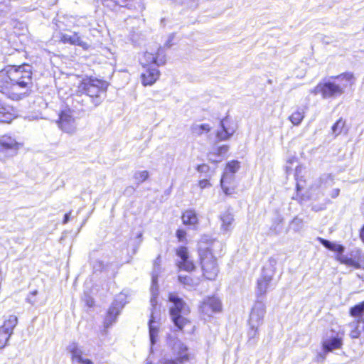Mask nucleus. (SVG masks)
Masks as SVG:
<instances>
[{
  "label": "nucleus",
  "instance_id": "a19ab883",
  "mask_svg": "<svg viewBox=\"0 0 364 364\" xmlns=\"http://www.w3.org/2000/svg\"><path fill=\"white\" fill-rule=\"evenodd\" d=\"M69 22L73 23V26H86V19L85 18H80L76 20L74 18L71 17L70 18H69Z\"/></svg>",
  "mask_w": 364,
  "mask_h": 364
},
{
  "label": "nucleus",
  "instance_id": "6e6d98bb",
  "mask_svg": "<svg viewBox=\"0 0 364 364\" xmlns=\"http://www.w3.org/2000/svg\"><path fill=\"white\" fill-rule=\"evenodd\" d=\"M31 294L35 296L37 294V291H36V290H35V291H32V292L31 293Z\"/></svg>",
  "mask_w": 364,
  "mask_h": 364
},
{
  "label": "nucleus",
  "instance_id": "3c124183",
  "mask_svg": "<svg viewBox=\"0 0 364 364\" xmlns=\"http://www.w3.org/2000/svg\"><path fill=\"white\" fill-rule=\"evenodd\" d=\"M82 364H94V363L91 360H90L89 358H87L86 360L83 361Z\"/></svg>",
  "mask_w": 364,
  "mask_h": 364
},
{
  "label": "nucleus",
  "instance_id": "79ce46f5",
  "mask_svg": "<svg viewBox=\"0 0 364 364\" xmlns=\"http://www.w3.org/2000/svg\"><path fill=\"white\" fill-rule=\"evenodd\" d=\"M303 220L299 218V217H296L293 219L291 222V225L294 227L296 231H299L302 225Z\"/></svg>",
  "mask_w": 364,
  "mask_h": 364
},
{
  "label": "nucleus",
  "instance_id": "a18cd8bd",
  "mask_svg": "<svg viewBox=\"0 0 364 364\" xmlns=\"http://www.w3.org/2000/svg\"><path fill=\"white\" fill-rule=\"evenodd\" d=\"M186 232L183 230H178L176 232V237L179 241L182 242L186 239Z\"/></svg>",
  "mask_w": 364,
  "mask_h": 364
},
{
  "label": "nucleus",
  "instance_id": "423d86ee",
  "mask_svg": "<svg viewBox=\"0 0 364 364\" xmlns=\"http://www.w3.org/2000/svg\"><path fill=\"white\" fill-rule=\"evenodd\" d=\"M240 167V165L238 161L232 160L227 164L220 180L221 188L225 195H232L235 193L234 174L239 170Z\"/></svg>",
  "mask_w": 364,
  "mask_h": 364
},
{
  "label": "nucleus",
  "instance_id": "20e7f679",
  "mask_svg": "<svg viewBox=\"0 0 364 364\" xmlns=\"http://www.w3.org/2000/svg\"><path fill=\"white\" fill-rule=\"evenodd\" d=\"M169 301L173 304L170 307V314L173 322L178 329L183 328L189 323L185 317L190 312L188 306L177 295L170 294Z\"/></svg>",
  "mask_w": 364,
  "mask_h": 364
},
{
  "label": "nucleus",
  "instance_id": "4c0bfd02",
  "mask_svg": "<svg viewBox=\"0 0 364 364\" xmlns=\"http://www.w3.org/2000/svg\"><path fill=\"white\" fill-rule=\"evenodd\" d=\"M301 171V166H296V174L295 176L296 178V188L298 191H301L306 188V181L303 180L302 178H299V173Z\"/></svg>",
  "mask_w": 364,
  "mask_h": 364
},
{
  "label": "nucleus",
  "instance_id": "4468645a",
  "mask_svg": "<svg viewBox=\"0 0 364 364\" xmlns=\"http://www.w3.org/2000/svg\"><path fill=\"white\" fill-rule=\"evenodd\" d=\"M165 62V55L161 48H159L156 53L152 52L144 53L143 58L141 59V63L144 68L150 66H159L164 65Z\"/></svg>",
  "mask_w": 364,
  "mask_h": 364
},
{
  "label": "nucleus",
  "instance_id": "f03ea898",
  "mask_svg": "<svg viewBox=\"0 0 364 364\" xmlns=\"http://www.w3.org/2000/svg\"><path fill=\"white\" fill-rule=\"evenodd\" d=\"M220 245L218 242L213 241L210 245L200 243L199 257L203 276L209 280L215 279L219 272L217 259L213 253V248Z\"/></svg>",
  "mask_w": 364,
  "mask_h": 364
},
{
  "label": "nucleus",
  "instance_id": "09e8293b",
  "mask_svg": "<svg viewBox=\"0 0 364 364\" xmlns=\"http://www.w3.org/2000/svg\"><path fill=\"white\" fill-rule=\"evenodd\" d=\"M360 239L362 240V241L364 242V225L360 230Z\"/></svg>",
  "mask_w": 364,
  "mask_h": 364
},
{
  "label": "nucleus",
  "instance_id": "2eb2a0df",
  "mask_svg": "<svg viewBox=\"0 0 364 364\" xmlns=\"http://www.w3.org/2000/svg\"><path fill=\"white\" fill-rule=\"evenodd\" d=\"M102 4L107 7L113 8L117 5L127 7L129 9H135L139 11L144 10L145 6L143 0H101Z\"/></svg>",
  "mask_w": 364,
  "mask_h": 364
},
{
  "label": "nucleus",
  "instance_id": "f8f14e48",
  "mask_svg": "<svg viewBox=\"0 0 364 364\" xmlns=\"http://www.w3.org/2000/svg\"><path fill=\"white\" fill-rule=\"evenodd\" d=\"M320 241L321 244L327 249L338 252V255H336V259L341 263L344 264L348 267H353L355 269L360 268L358 261L353 259L352 257H348L346 255H343L344 251L343 246L331 242L328 240L321 238H320Z\"/></svg>",
  "mask_w": 364,
  "mask_h": 364
},
{
  "label": "nucleus",
  "instance_id": "5701e85b",
  "mask_svg": "<svg viewBox=\"0 0 364 364\" xmlns=\"http://www.w3.org/2000/svg\"><path fill=\"white\" fill-rule=\"evenodd\" d=\"M68 350L71 355L73 364H82L87 358L83 356V350L77 343H72L68 346Z\"/></svg>",
  "mask_w": 364,
  "mask_h": 364
},
{
  "label": "nucleus",
  "instance_id": "864d4df0",
  "mask_svg": "<svg viewBox=\"0 0 364 364\" xmlns=\"http://www.w3.org/2000/svg\"><path fill=\"white\" fill-rule=\"evenodd\" d=\"M338 194H339V190L336 189V190H334V193H333V197H336Z\"/></svg>",
  "mask_w": 364,
  "mask_h": 364
},
{
  "label": "nucleus",
  "instance_id": "bb28decb",
  "mask_svg": "<svg viewBox=\"0 0 364 364\" xmlns=\"http://www.w3.org/2000/svg\"><path fill=\"white\" fill-rule=\"evenodd\" d=\"M220 230L224 233L228 232L232 230L233 227L234 216L232 213L225 211L220 214Z\"/></svg>",
  "mask_w": 364,
  "mask_h": 364
},
{
  "label": "nucleus",
  "instance_id": "f704fd0d",
  "mask_svg": "<svg viewBox=\"0 0 364 364\" xmlns=\"http://www.w3.org/2000/svg\"><path fill=\"white\" fill-rule=\"evenodd\" d=\"M211 129L209 124H194L191 127L192 133L195 135H201L204 133H208Z\"/></svg>",
  "mask_w": 364,
  "mask_h": 364
},
{
  "label": "nucleus",
  "instance_id": "ddd939ff",
  "mask_svg": "<svg viewBox=\"0 0 364 364\" xmlns=\"http://www.w3.org/2000/svg\"><path fill=\"white\" fill-rule=\"evenodd\" d=\"M58 127L63 132L72 134L76 131L77 122L75 112L70 108H65L59 114V119L57 121Z\"/></svg>",
  "mask_w": 364,
  "mask_h": 364
},
{
  "label": "nucleus",
  "instance_id": "a211bd4d",
  "mask_svg": "<svg viewBox=\"0 0 364 364\" xmlns=\"http://www.w3.org/2000/svg\"><path fill=\"white\" fill-rule=\"evenodd\" d=\"M58 35L60 41L63 43H69L70 45L77 46L85 50H87L90 48V45L88 43L84 41L81 36L76 32H74L73 34H68L60 32Z\"/></svg>",
  "mask_w": 364,
  "mask_h": 364
},
{
  "label": "nucleus",
  "instance_id": "9b49d317",
  "mask_svg": "<svg viewBox=\"0 0 364 364\" xmlns=\"http://www.w3.org/2000/svg\"><path fill=\"white\" fill-rule=\"evenodd\" d=\"M168 344L177 357L174 360H166L164 364H183V363L190 360L188 348L180 340L177 338L170 339Z\"/></svg>",
  "mask_w": 364,
  "mask_h": 364
},
{
  "label": "nucleus",
  "instance_id": "e433bc0d",
  "mask_svg": "<svg viewBox=\"0 0 364 364\" xmlns=\"http://www.w3.org/2000/svg\"><path fill=\"white\" fill-rule=\"evenodd\" d=\"M346 124V121L342 118H340L331 127L332 134L335 136H338L341 134Z\"/></svg>",
  "mask_w": 364,
  "mask_h": 364
},
{
  "label": "nucleus",
  "instance_id": "bf43d9fd",
  "mask_svg": "<svg viewBox=\"0 0 364 364\" xmlns=\"http://www.w3.org/2000/svg\"><path fill=\"white\" fill-rule=\"evenodd\" d=\"M27 301H28V303H32V302L29 300V299H27Z\"/></svg>",
  "mask_w": 364,
  "mask_h": 364
},
{
  "label": "nucleus",
  "instance_id": "a878e982",
  "mask_svg": "<svg viewBox=\"0 0 364 364\" xmlns=\"http://www.w3.org/2000/svg\"><path fill=\"white\" fill-rule=\"evenodd\" d=\"M228 150L229 146L227 145L215 148L208 154V160L213 163L220 162L225 157Z\"/></svg>",
  "mask_w": 364,
  "mask_h": 364
},
{
  "label": "nucleus",
  "instance_id": "49530a36",
  "mask_svg": "<svg viewBox=\"0 0 364 364\" xmlns=\"http://www.w3.org/2000/svg\"><path fill=\"white\" fill-rule=\"evenodd\" d=\"M173 38H174V35H173V34L169 36L168 41L166 43V46H167V47H171V46L172 44H171V42L173 39Z\"/></svg>",
  "mask_w": 364,
  "mask_h": 364
},
{
  "label": "nucleus",
  "instance_id": "6ab92c4d",
  "mask_svg": "<svg viewBox=\"0 0 364 364\" xmlns=\"http://www.w3.org/2000/svg\"><path fill=\"white\" fill-rule=\"evenodd\" d=\"M176 255L180 258L177 264L181 269L190 272L194 269L193 262L189 259L188 249L186 247H180L176 250Z\"/></svg>",
  "mask_w": 364,
  "mask_h": 364
},
{
  "label": "nucleus",
  "instance_id": "393cba45",
  "mask_svg": "<svg viewBox=\"0 0 364 364\" xmlns=\"http://www.w3.org/2000/svg\"><path fill=\"white\" fill-rule=\"evenodd\" d=\"M344 333L341 334L338 333L336 337H333L328 339H326L323 341V348L326 352H330L336 349H339L343 345V336Z\"/></svg>",
  "mask_w": 364,
  "mask_h": 364
},
{
  "label": "nucleus",
  "instance_id": "b1692460",
  "mask_svg": "<svg viewBox=\"0 0 364 364\" xmlns=\"http://www.w3.org/2000/svg\"><path fill=\"white\" fill-rule=\"evenodd\" d=\"M332 80H334L338 84L339 87H341V90L345 91V89L348 86L354 85L355 82V77L354 75L350 72L343 73L336 77H331Z\"/></svg>",
  "mask_w": 364,
  "mask_h": 364
},
{
  "label": "nucleus",
  "instance_id": "412c9836",
  "mask_svg": "<svg viewBox=\"0 0 364 364\" xmlns=\"http://www.w3.org/2000/svg\"><path fill=\"white\" fill-rule=\"evenodd\" d=\"M17 117L16 110L0 102V123H10Z\"/></svg>",
  "mask_w": 364,
  "mask_h": 364
},
{
  "label": "nucleus",
  "instance_id": "7ed1b4c3",
  "mask_svg": "<svg viewBox=\"0 0 364 364\" xmlns=\"http://www.w3.org/2000/svg\"><path fill=\"white\" fill-rule=\"evenodd\" d=\"M159 258H157L156 261L154 263V268L152 273V284H151V294L152 297L151 299V305L152 306L151 318L149 322V337L150 342L151 346L154 345L158 338L159 334V307L157 306V300L156 297L158 295V287H157V279L158 274L160 272L159 264H158V260Z\"/></svg>",
  "mask_w": 364,
  "mask_h": 364
},
{
  "label": "nucleus",
  "instance_id": "dca6fc26",
  "mask_svg": "<svg viewBox=\"0 0 364 364\" xmlns=\"http://www.w3.org/2000/svg\"><path fill=\"white\" fill-rule=\"evenodd\" d=\"M200 310L204 316L210 317L214 313L220 311L221 303L216 297H207L201 303Z\"/></svg>",
  "mask_w": 364,
  "mask_h": 364
},
{
  "label": "nucleus",
  "instance_id": "1a4fd4ad",
  "mask_svg": "<svg viewBox=\"0 0 364 364\" xmlns=\"http://www.w3.org/2000/svg\"><path fill=\"white\" fill-rule=\"evenodd\" d=\"M275 264L276 261L274 259H270L269 260L268 266H265L263 268L262 273L257 280V294H264L270 287V284L275 272Z\"/></svg>",
  "mask_w": 364,
  "mask_h": 364
},
{
  "label": "nucleus",
  "instance_id": "c9c22d12",
  "mask_svg": "<svg viewBox=\"0 0 364 364\" xmlns=\"http://www.w3.org/2000/svg\"><path fill=\"white\" fill-rule=\"evenodd\" d=\"M149 176V173L147 171H137L134 173L133 178L137 185H140L143 182L146 181Z\"/></svg>",
  "mask_w": 364,
  "mask_h": 364
},
{
  "label": "nucleus",
  "instance_id": "72a5a7b5",
  "mask_svg": "<svg viewBox=\"0 0 364 364\" xmlns=\"http://www.w3.org/2000/svg\"><path fill=\"white\" fill-rule=\"evenodd\" d=\"M321 185V179L316 180L314 183L310 184L307 188L308 197L311 198H316L318 197V194L319 193V188Z\"/></svg>",
  "mask_w": 364,
  "mask_h": 364
},
{
  "label": "nucleus",
  "instance_id": "473e14b6",
  "mask_svg": "<svg viewBox=\"0 0 364 364\" xmlns=\"http://www.w3.org/2000/svg\"><path fill=\"white\" fill-rule=\"evenodd\" d=\"M129 294L127 291H122L118 295H117L114 301L112 304L114 305L120 310L123 309L124 305L129 301H128Z\"/></svg>",
  "mask_w": 364,
  "mask_h": 364
},
{
  "label": "nucleus",
  "instance_id": "cd10ccee",
  "mask_svg": "<svg viewBox=\"0 0 364 364\" xmlns=\"http://www.w3.org/2000/svg\"><path fill=\"white\" fill-rule=\"evenodd\" d=\"M178 281L186 289H193L197 287L200 283L198 277H192L191 274H180L178 276Z\"/></svg>",
  "mask_w": 364,
  "mask_h": 364
},
{
  "label": "nucleus",
  "instance_id": "8fccbe9b",
  "mask_svg": "<svg viewBox=\"0 0 364 364\" xmlns=\"http://www.w3.org/2000/svg\"><path fill=\"white\" fill-rule=\"evenodd\" d=\"M82 364H94V363L91 360H90L89 358H87L86 360L83 361Z\"/></svg>",
  "mask_w": 364,
  "mask_h": 364
},
{
  "label": "nucleus",
  "instance_id": "aec40b11",
  "mask_svg": "<svg viewBox=\"0 0 364 364\" xmlns=\"http://www.w3.org/2000/svg\"><path fill=\"white\" fill-rule=\"evenodd\" d=\"M159 70L156 66L147 67L141 73V82L144 86L152 85L159 79Z\"/></svg>",
  "mask_w": 364,
  "mask_h": 364
},
{
  "label": "nucleus",
  "instance_id": "c85d7f7f",
  "mask_svg": "<svg viewBox=\"0 0 364 364\" xmlns=\"http://www.w3.org/2000/svg\"><path fill=\"white\" fill-rule=\"evenodd\" d=\"M120 311L121 310L114 305H111L105 318L104 323L106 328L109 327L116 321L117 317L119 314Z\"/></svg>",
  "mask_w": 364,
  "mask_h": 364
},
{
  "label": "nucleus",
  "instance_id": "5fc2aeb1",
  "mask_svg": "<svg viewBox=\"0 0 364 364\" xmlns=\"http://www.w3.org/2000/svg\"><path fill=\"white\" fill-rule=\"evenodd\" d=\"M87 304L89 306H92L93 305V301L92 300H88L87 301Z\"/></svg>",
  "mask_w": 364,
  "mask_h": 364
},
{
  "label": "nucleus",
  "instance_id": "c756f323",
  "mask_svg": "<svg viewBox=\"0 0 364 364\" xmlns=\"http://www.w3.org/2000/svg\"><path fill=\"white\" fill-rule=\"evenodd\" d=\"M18 318L14 315H10L4 322L0 330L12 335L14 328L17 325Z\"/></svg>",
  "mask_w": 364,
  "mask_h": 364
},
{
  "label": "nucleus",
  "instance_id": "58836bf2",
  "mask_svg": "<svg viewBox=\"0 0 364 364\" xmlns=\"http://www.w3.org/2000/svg\"><path fill=\"white\" fill-rule=\"evenodd\" d=\"M259 326H252L251 325H249V330L247 332L248 339L249 341H255L256 338H257L259 335L258 328Z\"/></svg>",
  "mask_w": 364,
  "mask_h": 364
},
{
  "label": "nucleus",
  "instance_id": "c03bdc74",
  "mask_svg": "<svg viewBox=\"0 0 364 364\" xmlns=\"http://www.w3.org/2000/svg\"><path fill=\"white\" fill-rule=\"evenodd\" d=\"M198 186L200 189L208 188L211 186L210 183L207 179H202L199 181Z\"/></svg>",
  "mask_w": 364,
  "mask_h": 364
},
{
  "label": "nucleus",
  "instance_id": "37998d69",
  "mask_svg": "<svg viewBox=\"0 0 364 364\" xmlns=\"http://www.w3.org/2000/svg\"><path fill=\"white\" fill-rule=\"evenodd\" d=\"M199 0H182V4L188 7L193 8L196 7L198 4Z\"/></svg>",
  "mask_w": 364,
  "mask_h": 364
},
{
  "label": "nucleus",
  "instance_id": "0eeeda50",
  "mask_svg": "<svg viewBox=\"0 0 364 364\" xmlns=\"http://www.w3.org/2000/svg\"><path fill=\"white\" fill-rule=\"evenodd\" d=\"M314 95L321 94L323 98H335L343 94V90L331 77L324 82L318 83L311 90Z\"/></svg>",
  "mask_w": 364,
  "mask_h": 364
},
{
  "label": "nucleus",
  "instance_id": "f257e3e1",
  "mask_svg": "<svg viewBox=\"0 0 364 364\" xmlns=\"http://www.w3.org/2000/svg\"><path fill=\"white\" fill-rule=\"evenodd\" d=\"M32 67L10 65L0 71V92L13 100L28 97L33 87Z\"/></svg>",
  "mask_w": 364,
  "mask_h": 364
},
{
  "label": "nucleus",
  "instance_id": "052dcab7",
  "mask_svg": "<svg viewBox=\"0 0 364 364\" xmlns=\"http://www.w3.org/2000/svg\"><path fill=\"white\" fill-rule=\"evenodd\" d=\"M146 364H150V363H146Z\"/></svg>",
  "mask_w": 364,
  "mask_h": 364
},
{
  "label": "nucleus",
  "instance_id": "2f4dec72",
  "mask_svg": "<svg viewBox=\"0 0 364 364\" xmlns=\"http://www.w3.org/2000/svg\"><path fill=\"white\" fill-rule=\"evenodd\" d=\"M306 107H299L289 117L291 122L296 126L301 124L305 116Z\"/></svg>",
  "mask_w": 364,
  "mask_h": 364
},
{
  "label": "nucleus",
  "instance_id": "9d476101",
  "mask_svg": "<svg viewBox=\"0 0 364 364\" xmlns=\"http://www.w3.org/2000/svg\"><path fill=\"white\" fill-rule=\"evenodd\" d=\"M22 146L21 143L10 135L0 137V157L9 158L15 156Z\"/></svg>",
  "mask_w": 364,
  "mask_h": 364
},
{
  "label": "nucleus",
  "instance_id": "13d9d810",
  "mask_svg": "<svg viewBox=\"0 0 364 364\" xmlns=\"http://www.w3.org/2000/svg\"><path fill=\"white\" fill-rule=\"evenodd\" d=\"M27 301H28V303H32V302L29 300V299H27Z\"/></svg>",
  "mask_w": 364,
  "mask_h": 364
},
{
  "label": "nucleus",
  "instance_id": "4be33fe9",
  "mask_svg": "<svg viewBox=\"0 0 364 364\" xmlns=\"http://www.w3.org/2000/svg\"><path fill=\"white\" fill-rule=\"evenodd\" d=\"M220 124L221 130L217 131V138L220 141L228 139L235 132V127L230 125V122L228 119L221 120Z\"/></svg>",
  "mask_w": 364,
  "mask_h": 364
},
{
  "label": "nucleus",
  "instance_id": "6e6552de",
  "mask_svg": "<svg viewBox=\"0 0 364 364\" xmlns=\"http://www.w3.org/2000/svg\"><path fill=\"white\" fill-rule=\"evenodd\" d=\"M350 314L357 320L349 324L350 336L352 338H357L364 331V301L351 308Z\"/></svg>",
  "mask_w": 364,
  "mask_h": 364
},
{
  "label": "nucleus",
  "instance_id": "7c9ffc66",
  "mask_svg": "<svg viewBox=\"0 0 364 364\" xmlns=\"http://www.w3.org/2000/svg\"><path fill=\"white\" fill-rule=\"evenodd\" d=\"M182 220L185 225H196L198 219L195 210H188L183 213Z\"/></svg>",
  "mask_w": 364,
  "mask_h": 364
},
{
  "label": "nucleus",
  "instance_id": "603ef678",
  "mask_svg": "<svg viewBox=\"0 0 364 364\" xmlns=\"http://www.w3.org/2000/svg\"><path fill=\"white\" fill-rule=\"evenodd\" d=\"M206 166L205 165H201V166H198V171H203V168H205Z\"/></svg>",
  "mask_w": 364,
  "mask_h": 364
},
{
  "label": "nucleus",
  "instance_id": "4d7b16f0",
  "mask_svg": "<svg viewBox=\"0 0 364 364\" xmlns=\"http://www.w3.org/2000/svg\"><path fill=\"white\" fill-rule=\"evenodd\" d=\"M286 168H287V172H289V170L291 169V168L290 166H287Z\"/></svg>",
  "mask_w": 364,
  "mask_h": 364
},
{
  "label": "nucleus",
  "instance_id": "ea45409f",
  "mask_svg": "<svg viewBox=\"0 0 364 364\" xmlns=\"http://www.w3.org/2000/svg\"><path fill=\"white\" fill-rule=\"evenodd\" d=\"M11 334L0 330V348H3L8 343Z\"/></svg>",
  "mask_w": 364,
  "mask_h": 364
},
{
  "label": "nucleus",
  "instance_id": "de8ad7c7",
  "mask_svg": "<svg viewBox=\"0 0 364 364\" xmlns=\"http://www.w3.org/2000/svg\"><path fill=\"white\" fill-rule=\"evenodd\" d=\"M70 213H66L64 216V220H63V223H67L69 220V218H70Z\"/></svg>",
  "mask_w": 364,
  "mask_h": 364
},
{
  "label": "nucleus",
  "instance_id": "39448f33",
  "mask_svg": "<svg viewBox=\"0 0 364 364\" xmlns=\"http://www.w3.org/2000/svg\"><path fill=\"white\" fill-rule=\"evenodd\" d=\"M107 85L104 80L87 79L81 82L79 89L90 97L95 98L94 103L97 105L101 102L100 94L106 91Z\"/></svg>",
  "mask_w": 364,
  "mask_h": 364
},
{
  "label": "nucleus",
  "instance_id": "f3484780",
  "mask_svg": "<svg viewBox=\"0 0 364 364\" xmlns=\"http://www.w3.org/2000/svg\"><path fill=\"white\" fill-rule=\"evenodd\" d=\"M266 312L265 305L262 302H256L252 309L249 318V325L260 326Z\"/></svg>",
  "mask_w": 364,
  "mask_h": 364
}]
</instances>
